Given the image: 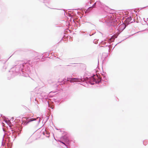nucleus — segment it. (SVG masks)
Returning <instances> with one entry per match:
<instances>
[{"label": "nucleus", "instance_id": "1", "mask_svg": "<svg viewBox=\"0 0 148 148\" xmlns=\"http://www.w3.org/2000/svg\"><path fill=\"white\" fill-rule=\"evenodd\" d=\"M16 64L12 68L8 73V79H10L18 74L25 77L29 76V73L30 71L29 64L25 63L23 61H17Z\"/></svg>", "mask_w": 148, "mask_h": 148}, {"label": "nucleus", "instance_id": "2", "mask_svg": "<svg viewBox=\"0 0 148 148\" xmlns=\"http://www.w3.org/2000/svg\"><path fill=\"white\" fill-rule=\"evenodd\" d=\"M110 16L107 15L105 17L104 20L106 22L108 23L109 26H111L116 29L119 32H122L126 27V26L130 24V16L128 17L125 21V23H123L121 25V21L119 20L114 19L112 20V15L110 14Z\"/></svg>", "mask_w": 148, "mask_h": 148}, {"label": "nucleus", "instance_id": "3", "mask_svg": "<svg viewBox=\"0 0 148 148\" xmlns=\"http://www.w3.org/2000/svg\"><path fill=\"white\" fill-rule=\"evenodd\" d=\"M87 79V83H89L91 85H94L95 83L99 84L102 83L103 80L100 76L95 74H93V75L88 77H86Z\"/></svg>", "mask_w": 148, "mask_h": 148}, {"label": "nucleus", "instance_id": "4", "mask_svg": "<svg viewBox=\"0 0 148 148\" xmlns=\"http://www.w3.org/2000/svg\"><path fill=\"white\" fill-rule=\"evenodd\" d=\"M26 119V120H23L22 124L24 125H27L29 123L34 121L35 126L38 125L40 121V119L39 117L36 118H31L30 117H28L25 118Z\"/></svg>", "mask_w": 148, "mask_h": 148}, {"label": "nucleus", "instance_id": "5", "mask_svg": "<svg viewBox=\"0 0 148 148\" xmlns=\"http://www.w3.org/2000/svg\"><path fill=\"white\" fill-rule=\"evenodd\" d=\"M10 129H11V131L12 133L11 136L12 138V140H14L16 137L17 132H18V131L21 132V128H17L18 129V130L17 129H14V130H13L10 126Z\"/></svg>", "mask_w": 148, "mask_h": 148}, {"label": "nucleus", "instance_id": "6", "mask_svg": "<svg viewBox=\"0 0 148 148\" xmlns=\"http://www.w3.org/2000/svg\"><path fill=\"white\" fill-rule=\"evenodd\" d=\"M80 80H81V81H82L85 80V79L84 78L82 79V77H81V78L80 79L76 78L67 77V81H69L71 83L74 82H80Z\"/></svg>", "mask_w": 148, "mask_h": 148}, {"label": "nucleus", "instance_id": "7", "mask_svg": "<svg viewBox=\"0 0 148 148\" xmlns=\"http://www.w3.org/2000/svg\"><path fill=\"white\" fill-rule=\"evenodd\" d=\"M57 130H60V132H62V134H64L65 135H63L62 137V138L64 139L65 142L66 143V144L69 145V140L68 138V137L67 135H66V133L64 131H63L60 130V129H56Z\"/></svg>", "mask_w": 148, "mask_h": 148}, {"label": "nucleus", "instance_id": "8", "mask_svg": "<svg viewBox=\"0 0 148 148\" xmlns=\"http://www.w3.org/2000/svg\"><path fill=\"white\" fill-rule=\"evenodd\" d=\"M117 35H116L114 34L111 36L110 38L108 40V42L110 43V42H112L114 41L115 39L117 38Z\"/></svg>", "mask_w": 148, "mask_h": 148}, {"label": "nucleus", "instance_id": "9", "mask_svg": "<svg viewBox=\"0 0 148 148\" xmlns=\"http://www.w3.org/2000/svg\"><path fill=\"white\" fill-rule=\"evenodd\" d=\"M42 134L47 137L49 138V137L50 133L45 129V130L44 131L42 132Z\"/></svg>", "mask_w": 148, "mask_h": 148}, {"label": "nucleus", "instance_id": "10", "mask_svg": "<svg viewBox=\"0 0 148 148\" xmlns=\"http://www.w3.org/2000/svg\"><path fill=\"white\" fill-rule=\"evenodd\" d=\"M97 7L102 8V4L101 2L100 1H97Z\"/></svg>", "mask_w": 148, "mask_h": 148}, {"label": "nucleus", "instance_id": "11", "mask_svg": "<svg viewBox=\"0 0 148 148\" xmlns=\"http://www.w3.org/2000/svg\"><path fill=\"white\" fill-rule=\"evenodd\" d=\"M131 11L130 10V23H133V21H134V19L133 17L132 18V16H133V14H132V15H131Z\"/></svg>", "mask_w": 148, "mask_h": 148}, {"label": "nucleus", "instance_id": "12", "mask_svg": "<svg viewBox=\"0 0 148 148\" xmlns=\"http://www.w3.org/2000/svg\"><path fill=\"white\" fill-rule=\"evenodd\" d=\"M97 1H96V2H95L94 4L92 6H90V7H89L88 8V9H90L92 8L96 7H97Z\"/></svg>", "mask_w": 148, "mask_h": 148}, {"label": "nucleus", "instance_id": "13", "mask_svg": "<svg viewBox=\"0 0 148 148\" xmlns=\"http://www.w3.org/2000/svg\"><path fill=\"white\" fill-rule=\"evenodd\" d=\"M7 67V65L6 64H5L3 66L2 69V71L3 72L6 69Z\"/></svg>", "mask_w": 148, "mask_h": 148}, {"label": "nucleus", "instance_id": "14", "mask_svg": "<svg viewBox=\"0 0 148 148\" xmlns=\"http://www.w3.org/2000/svg\"><path fill=\"white\" fill-rule=\"evenodd\" d=\"M60 142L61 143H62V144H64L66 147L67 148H69L68 146H69V145L67 144H66V143H64L62 141H60Z\"/></svg>", "mask_w": 148, "mask_h": 148}, {"label": "nucleus", "instance_id": "15", "mask_svg": "<svg viewBox=\"0 0 148 148\" xmlns=\"http://www.w3.org/2000/svg\"><path fill=\"white\" fill-rule=\"evenodd\" d=\"M43 57H44V56L43 55V54H42L41 55V56H38V57L37 58L38 59H43Z\"/></svg>", "mask_w": 148, "mask_h": 148}, {"label": "nucleus", "instance_id": "16", "mask_svg": "<svg viewBox=\"0 0 148 148\" xmlns=\"http://www.w3.org/2000/svg\"><path fill=\"white\" fill-rule=\"evenodd\" d=\"M106 40H104V41H102L101 42V44L103 45H105L106 43Z\"/></svg>", "mask_w": 148, "mask_h": 148}, {"label": "nucleus", "instance_id": "17", "mask_svg": "<svg viewBox=\"0 0 148 148\" xmlns=\"http://www.w3.org/2000/svg\"><path fill=\"white\" fill-rule=\"evenodd\" d=\"M49 0H43V2L44 3H49Z\"/></svg>", "mask_w": 148, "mask_h": 148}, {"label": "nucleus", "instance_id": "18", "mask_svg": "<svg viewBox=\"0 0 148 148\" xmlns=\"http://www.w3.org/2000/svg\"><path fill=\"white\" fill-rule=\"evenodd\" d=\"M97 39H95L94 40L93 42L94 43L97 44Z\"/></svg>", "mask_w": 148, "mask_h": 148}, {"label": "nucleus", "instance_id": "19", "mask_svg": "<svg viewBox=\"0 0 148 148\" xmlns=\"http://www.w3.org/2000/svg\"><path fill=\"white\" fill-rule=\"evenodd\" d=\"M110 45L108 44H107L105 46L106 47H108V51H109V50L110 49V47H109Z\"/></svg>", "mask_w": 148, "mask_h": 148}, {"label": "nucleus", "instance_id": "20", "mask_svg": "<svg viewBox=\"0 0 148 148\" xmlns=\"http://www.w3.org/2000/svg\"><path fill=\"white\" fill-rule=\"evenodd\" d=\"M49 56V54L48 53H46L45 55V58H47V57H48Z\"/></svg>", "mask_w": 148, "mask_h": 148}, {"label": "nucleus", "instance_id": "21", "mask_svg": "<svg viewBox=\"0 0 148 148\" xmlns=\"http://www.w3.org/2000/svg\"><path fill=\"white\" fill-rule=\"evenodd\" d=\"M45 97V98H44L43 97H42V98H43L44 99H47L48 98H47V97Z\"/></svg>", "mask_w": 148, "mask_h": 148}, {"label": "nucleus", "instance_id": "22", "mask_svg": "<svg viewBox=\"0 0 148 148\" xmlns=\"http://www.w3.org/2000/svg\"><path fill=\"white\" fill-rule=\"evenodd\" d=\"M143 20L145 21V22L146 21H145V18H143Z\"/></svg>", "mask_w": 148, "mask_h": 148}, {"label": "nucleus", "instance_id": "23", "mask_svg": "<svg viewBox=\"0 0 148 148\" xmlns=\"http://www.w3.org/2000/svg\"><path fill=\"white\" fill-rule=\"evenodd\" d=\"M143 143L144 144V145H145V144H144V142H143Z\"/></svg>", "mask_w": 148, "mask_h": 148}, {"label": "nucleus", "instance_id": "24", "mask_svg": "<svg viewBox=\"0 0 148 148\" xmlns=\"http://www.w3.org/2000/svg\"><path fill=\"white\" fill-rule=\"evenodd\" d=\"M64 82H63V83H64Z\"/></svg>", "mask_w": 148, "mask_h": 148}, {"label": "nucleus", "instance_id": "25", "mask_svg": "<svg viewBox=\"0 0 148 148\" xmlns=\"http://www.w3.org/2000/svg\"><path fill=\"white\" fill-rule=\"evenodd\" d=\"M5 122H6L7 123V122L6 121H5Z\"/></svg>", "mask_w": 148, "mask_h": 148}, {"label": "nucleus", "instance_id": "26", "mask_svg": "<svg viewBox=\"0 0 148 148\" xmlns=\"http://www.w3.org/2000/svg\"><path fill=\"white\" fill-rule=\"evenodd\" d=\"M36 58V60H37V59H36V58Z\"/></svg>", "mask_w": 148, "mask_h": 148}, {"label": "nucleus", "instance_id": "27", "mask_svg": "<svg viewBox=\"0 0 148 148\" xmlns=\"http://www.w3.org/2000/svg\"><path fill=\"white\" fill-rule=\"evenodd\" d=\"M48 104H49V102L48 101L47 102Z\"/></svg>", "mask_w": 148, "mask_h": 148}]
</instances>
